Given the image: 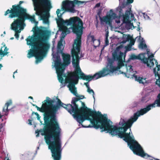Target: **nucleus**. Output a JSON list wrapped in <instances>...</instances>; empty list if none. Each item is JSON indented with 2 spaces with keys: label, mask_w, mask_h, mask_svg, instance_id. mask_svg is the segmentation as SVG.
Wrapping results in <instances>:
<instances>
[{
  "label": "nucleus",
  "mask_w": 160,
  "mask_h": 160,
  "mask_svg": "<svg viewBox=\"0 0 160 160\" xmlns=\"http://www.w3.org/2000/svg\"><path fill=\"white\" fill-rule=\"evenodd\" d=\"M134 50H136V49H134Z\"/></svg>",
  "instance_id": "obj_64"
},
{
  "label": "nucleus",
  "mask_w": 160,
  "mask_h": 160,
  "mask_svg": "<svg viewBox=\"0 0 160 160\" xmlns=\"http://www.w3.org/2000/svg\"><path fill=\"white\" fill-rule=\"evenodd\" d=\"M87 92L90 94H91L93 97V98L94 100V103L95 101V93L93 91V90L91 89L90 88H89L88 89H87Z\"/></svg>",
  "instance_id": "obj_29"
},
{
  "label": "nucleus",
  "mask_w": 160,
  "mask_h": 160,
  "mask_svg": "<svg viewBox=\"0 0 160 160\" xmlns=\"http://www.w3.org/2000/svg\"><path fill=\"white\" fill-rule=\"evenodd\" d=\"M34 34L26 39L27 44L31 46L29 50H48L50 47L47 41L49 32L38 27H34Z\"/></svg>",
  "instance_id": "obj_5"
},
{
  "label": "nucleus",
  "mask_w": 160,
  "mask_h": 160,
  "mask_svg": "<svg viewBox=\"0 0 160 160\" xmlns=\"http://www.w3.org/2000/svg\"><path fill=\"white\" fill-rule=\"evenodd\" d=\"M121 68L125 69L126 71L122 72L120 71V73L124 74L125 76L128 78H133V77L137 73V72L134 69V68L131 65L130 63L128 62H125V65L123 63V65L120 67Z\"/></svg>",
  "instance_id": "obj_14"
},
{
  "label": "nucleus",
  "mask_w": 160,
  "mask_h": 160,
  "mask_svg": "<svg viewBox=\"0 0 160 160\" xmlns=\"http://www.w3.org/2000/svg\"><path fill=\"white\" fill-rule=\"evenodd\" d=\"M21 40H22V39H23V37L22 36V37L21 38Z\"/></svg>",
  "instance_id": "obj_56"
},
{
  "label": "nucleus",
  "mask_w": 160,
  "mask_h": 160,
  "mask_svg": "<svg viewBox=\"0 0 160 160\" xmlns=\"http://www.w3.org/2000/svg\"><path fill=\"white\" fill-rule=\"evenodd\" d=\"M31 153H25L21 156V160H29Z\"/></svg>",
  "instance_id": "obj_25"
},
{
  "label": "nucleus",
  "mask_w": 160,
  "mask_h": 160,
  "mask_svg": "<svg viewBox=\"0 0 160 160\" xmlns=\"http://www.w3.org/2000/svg\"><path fill=\"white\" fill-rule=\"evenodd\" d=\"M49 120V125L45 124L48 126L46 129L37 130L35 133L37 134V137L39 136L40 133L42 135H45L46 142L48 145V148L51 150L52 156H53L62 153V142L60 138L61 129L56 118L54 121L52 122L51 119Z\"/></svg>",
  "instance_id": "obj_3"
},
{
  "label": "nucleus",
  "mask_w": 160,
  "mask_h": 160,
  "mask_svg": "<svg viewBox=\"0 0 160 160\" xmlns=\"http://www.w3.org/2000/svg\"><path fill=\"white\" fill-rule=\"evenodd\" d=\"M32 0L33 2L34 10L36 11V14L38 16H41L42 10L40 6L48 11L52 8L50 0Z\"/></svg>",
  "instance_id": "obj_11"
},
{
  "label": "nucleus",
  "mask_w": 160,
  "mask_h": 160,
  "mask_svg": "<svg viewBox=\"0 0 160 160\" xmlns=\"http://www.w3.org/2000/svg\"><path fill=\"white\" fill-rule=\"evenodd\" d=\"M39 149V147H38L37 148V150H38Z\"/></svg>",
  "instance_id": "obj_59"
},
{
  "label": "nucleus",
  "mask_w": 160,
  "mask_h": 160,
  "mask_svg": "<svg viewBox=\"0 0 160 160\" xmlns=\"http://www.w3.org/2000/svg\"><path fill=\"white\" fill-rule=\"evenodd\" d=\"M41 18L42 20L45 23H47L48 22V19L46 17L45 15H42L41 16Z\"/></svg>",
  "instance_id": "obj_30"
},
{
  "label": "nucleus",
  "mask_w": 160,
  "mask_h": 160,
  "mask_svg": "<svg viewBox=\"0 0 160 160\" xmlns=\"http://www.w3.org/2000/svg\"><path fill=\"white\" fill-rule=\"evenodd\" d=\"M14 39V38H10L12 40Z\"/></svg>",
  "instance_id": "obj_58"
},
{
  "label": "nucleus",
  "mask_w": 160,
  "mask_h": 160,
  "mask_svg": "<svg viewBox=\"0 0 160 160\" xmlns=\"http://www.w3.org/2000/svg\"><path fill=\"white\" fill-rule=\"evenodd\" d=\"M61 41H59L58 44L57 48L58 50H63V47L62 43V39L63 38H61Z\"/></svg>",
  "instance_id": "obj_26"
},
{
  "label": "nucleus",
  "mask_w": 160,
  "mask_h": 160,
  "mask_svg": "<svg viewBox=\"0 0 160 160\" xmlns=\"http://www.w3.org/2000/svg\"><path fill=\"white\" fill-rule=\"evenodd\" d=\"M37 109L38 111L41 112L45 113L44 115V120L45 123L46 125H49L50 122L49 119H51L52 122V121H54L55 120V118H56V117H55L54 119V120H52L51 116V112L43 104H42L41 108L38 107Z\"/></svg>",
  "instance_id": "obj_15"
},
{
  "label": "nucleus",
  "mask_w": 160,
  "mask_h": 160,
  "mask_svg": "<svg viewBox=\"0 0 160 160\" xmlns=\"http://www.w3.org/2000/svg\"><path fill=\"white\" fill-rule=\"evenodd\" d=\"M101 53H102V51L101 50Z\"/></svg>",
  "instance_id": "obj_61"
},
{
  "label": "nucleus",
  "mask_w": 160,
  "mask_h": 160,
  "mask_svg": "<svg viewBox=\"0 0 160 160\" xmlns=\"http://www.w3.org/2000/svg\"><path fill=\"white\" fill-rule=\"evenodd\" d=\"M147 53H141L138 55L136 56L134 54L132 55L126 62L130 63V60L138 59L141 60L144 64H147L148 67L151 68L154 65L153 61H155L156 67L158 68V71L160 70V64L158 65L157 60L153 58L154 53H152L151 51H147Z\"/></svg>",
  "instance_id": "obj_8"
},
{
  "label": "nucleus",
  "mask_w": 160,
  "mask_h": 160,
  "mask_svg": "<svg viewBox=\"0 0 160 160\" xmlns=\"http://www.w3.org/2000/svg\"><path fill=\"white\" fill-rule=\"evenodd\" d=\"M35 114L36 115V116L37 117V119L40 121V122L42 124V122L41 121L40 119V118L41 117L40 116L39 114L37 112H33L32 113V114Z\"/></svg>",
  "instance_id": "obj_34"
},
{
  "label": "nucleus",
  "mask_w": 160,
  "mask_h": 160,
  "mask_svg": "<svg viewBox=\"0 0 160 160\" xmlns=\"http://www.w3.org/2000/svg\"><path fill=\"white\" fill-rule=\"evenodd\" d=\"M24 23L18 18L15 20L11 24V28L12 30L15 31V32L19 33L21 30L24 28L23 25Z\"/></svg>",
  "instance_id": "obj_16"
},
{
  "label": "nucleus",
  "mask_w": 160,
  "mask_h": 160,
  "mask_svg": "<svg viewBox=\"0 0 160 160\" xmlns=\"http://www.w3.org/2000/svg\"><path fill=\"white\" fill-rule=\"evenodd\" d=\"M135 81L138 82L140 84H142L143 85H146L151 82L150 80H147V78L143 77L137 76L135 75L133 77Z\"/></svg>",
  "instance_id": "obj_19"
},
{
  "label": "nucleus",
  "mask_w": 160,
  "mask_h": 160,
  "mask_svg": "<svg viewBox=\"0 0 160 160\" xmlns=\"http://www.w3.org/2000/svg\"><path fill=\"white\" fill-rule=\"evenodd\" d=\"M156 107H160V101L156 105Z\"/></svg>",
  "instance_id": "obj_44"
},
{
  "label": "nucleus",
  "mask_w": 160,
  "mask_h": 160,
  "mask_svg": "<svg viewBox=\"0 0 160 160\" xmlns=\"http://www.w3.org/2000/svg\"><path fill=\"white\" fill-rule=\"evenodd\" d=\"M101 4L100 3H98L96 4L95 8L99 7L100 6Z\"/></svg>",
  "instance_id": "obj_41"
},
{
  "label": "nucleus",
  "mask_w": 160,
  "mask_h": 160,
  "mask_svg": "<svg viewBox=\"0 0 160 160\" xmlns=\"http://www.w3.org/2000/svg\"><path fill=\"white\" fill-rule=\"evenodd\" d=\"M17 70H16L15 72H13V74H15V73H17Z\"/></svg>",
  "instance_id": "obj_52"
},
{
  "label": "nucleus",
  "mask_w": 160,
  "mask_h": 160,
  "mask_svg": "<svg viewBox=\"0 0 160 160\" xmlns=\"http://www.w3.org/2000/svg\"><path fill=\"white\" fill-rule=\"evenodd\" d=\"M37 153V151H36V153Z\"/></svg>",
  "instance_id": "obj_63"
},
{
  "label": "nucleus",
  "mask_w": 160,
  "mask_h": 160,
  "mask_svg": "<svg viewBox=\"0 0 160 160\" xmlns=\"http://www.w3.org/2000/svg\"><path fill=\"white\" fill-rule=\"evenodd\" d=\"M32 105L33 106H35H35L36 105L34 104H32Z\"/></svg>",
  "instance_id": "obj_53"
},
{
  "label": "nucleus",
  "mask_w": 160,
  "mask_h": 160,
  "mask_svg": "<svg viewBox=\"0 0 160 160\" xmlns=\"http://www.w3.org/2000/svg\"><path fill=\"white\" fill-rule=\"evenodd\" d=\"M108 33H107L106 35V38H108Z\"/></svg>",
  "instance_id": "obj_50"
},
{
  "label": "nucleus",
  "mask_w": 160,
  "mask_h": 160,
  "mask_svg": "<svg viewBox=\"0 0 160 160\" xmlns=\"http://www.w3.org/2000/svg\"><path fill=\"white\" fill-rule=\"evenodd\" d=\"M52 59L54 62V65H52V68L55 67L59 81L61 83V87L65 86L63 83L64 78L67 77L64 73L65 65L68 66L71 63V56L68 53L62 52L63 51H52Z\"/></svg>",
  "instance_id": "obj_6"
},
{
  "label": "nucleus",
  "mask_w": 160,
  "mask_h": 160,
  "mask_svg": "<svg viewBox=\"0 0 160 160\" xmlns=\"http://www.w3.org/2000/svg\"><path fill=\"white\" fill-rule=\"evenodd\" d=\"M131 17L132 18H134V15L133 13H131L130 12Z\"/></svg>",
  "instance_id": "obj_46"
},
{
  "label": "nucleus",
  "mask_w": 160,
  "mask_h": 160,
  "mask_svg": "<svg viewBox=\"0 0 160 160\" xmlns=\"http://www.w3.org/2000/svg\"><path fill=\"white\" fill-rule=\"evenodd\" d=\"M132 38L130 40V46H129L128 47H126L125 50H131V46L133 45L134 44L135 41L134 39H132Z\"/></svg>",
  "instance_id": "obj_28"
},
{
  "label": "nucleus",
  "mask_w": 160,
  "mask_h": 160,
  "mask_svg": "<svg viewBox=\"0 0 160 160\" xmlns=\"http://www.w3.org/2000/svg\"><path fill=\"white\" fill-rule=\"evenodd\" d=\"M28 124L30 125H32V120L30 119L28 120Z\"/></svg>",
  "instance_id": "obj_43"
},
{
  "label": "nucleus",
  "mask_w": 160,
  "mask_h": 160,
  "mask_svg": "<svg viewBox=\"0 0 160 160\" xmlns=\"http://www.w3.org/2000/svg\"><path fill=\"white\" fill-rule=\"evenodd\" d=\"M140 30V26L139 25H138V31H139Z\"/></svg>",
  "instance_id": "obj_48"
},
{
  "label": "nucleus",
  "mask_w": 160,
  "mask_h": 160,
  "mask_svg": "<svg viewBox=\"0 0 160 160\" xmlns=\"http://www.w3.org/2000/svg\"><path fill=\"white\" fill-rule=\"evenodd\" d=\"M14 36H15L16 38L18 40V38H19V34L17 32H15Z\"/></svg>",
  "instance_id": "obj_38"
},
{
  "label": "nucleus",
  "mask_w": 160,
  "mask_h": 160,
  "mask_svg": "<svg viewBox=\"0 0 160 160\" xmlns=\"http://www.w3.org/2000/svg\"><path fill=\"white\" fill-rule=\"evenodd\" d=\"M17 18H19L23 23H24L25 21L27 19H29L32 22H36L34 16H30L27 13V11Z\"/></svg>",
  "instance_id": "obj_18"
},
{
  "label": "nucleus",
  "mask_w": 160,
  "mask_h": 160,
  "mask_svg": "<svg viewBox=\"0 0 160 160\" xmlns=\"http://www.w3.org/2000/svg\"><path fill=\"white\" fill-rule=\"evenodd\" d=\"M123 47V45H120L116 48L115 50H120V49H122Z\"/></svg>",
  "instance_id": "obj_35"
},
{
  "label": "nucleus",
  "mask_w": 160,
  "mask_h": 160,
  "mask_svg": "<svg viewBox=\"0 0 160 160\" xmlns=\"http://www.w3.org/2000/svg\"><path fill=\"white\" fill-rule=\"evenodd\" d=\"M104 47H103L102 49H101V50H103L104 49Z\"/></svg>",
  "instance_id": "obj_55"
},
{
  "label": "nucleus",
  "mask_w": 160,
  "mask_h": 160,
  "mask_svg": "<svg viewBox=\"0 0 160 160\" xmlns=\"http://www.w3.org/2000/svg\"><path fill=\"white\" fill-rule=\"evenodd\" d=\"M80 103L82 107L80 109L78 108L79 111L77 113L70 114L82 127L100 128L101 129V132L106 131V132H109L112 135H118L127 142L128 146L134 154L146 158V153L134 139L128 120H126L121 118L119 123L120 127H118L112 125V122L108 119L107 114L102 115L98 111L93 115L92 111L85 109L87 107H85L84 102L81 101L79 104Z\"/></svg>",
  "instance_id": "obj_1"
},
{
  "label": "nucleus",
  "mask_w": 160,
  "mask_h": 160,
  "mask_svg": "<svg viewBox=\"0 0 160 160\" xmlns=\"http://www.w3.org/2000/svg\"><path fill=\"white\" fill-rule=\"evenodd\" d=\"M83 3L84 2L78 0H74V1L66 0L62 2V8L65 12L75 13L76 12L74 9L75 5H79Z\"/></svg>",
  "instance_id": "obj_13"
},
{
  "label": "nucleus",
  "mask_w": 160,
  "mask_h": 160,
  "mask_svg": "<svg viewBox=\"0 0 160 160\" xmlns=\"http://www.w3.org/2000/svg\"><path fill=\"white\" fill-rule=\"evenodd\" d=\"M35 107L37 108H38V106H37V105H36V106H35Z\"/></svg>",
  "instance_id": "obj_57"
},
{
  "label": "nucleus",
  "mask_w": 160,
  "mask_h": 160,
  "mask_svg": "<svg viewBox=\"0 0 160 160\" xmlns=\"http://www.w3.org/2000/svg\"><path fill=\"white\" fill-rule=\"evenodd\" d=\"M132 38V37L130 35H127L126 34H123L122 38V41L121 42V43L124 44Z\"/></svg>",
  "instance_id": "obj_22"
},
{
  "label": "nucleus",
  "mask_w": 160,
  "mask_h": 160,
  "mask_svg": "<svg viewBox=\"0 0 160 160\" xmlns=\"http://www.w3.org/2000/svg\"><path fill=\"white\" fill-rule=\"evenodd\" d=\"M44 103L42 104L51 112V116L53 120L54 119L55 117H56V114L60 109V107H62L66 109V104L61 102L59 99H58V103L56 105L52 104V100L48 97H46V99L44 100Z\"/></svg>",
  "instance_id": "obj_9"
},
{
  "label": "nucleus",
  "mask_w": 160,
  "mask_h": 160,
  "mask_svg": "<svg viewBox=\"0 0 160 160\" xmlns=\"http://www.w3.org/2000/svg\"><path fill=\"white\" fill-rule=\"evenodd\" d=\"M87 40H90V41L93 42V45L94 47L96 48L99 46L100 44V41L99 39H95L93 35H91L90 34L87 37Z\"/></svg>",
  "instance_id": "obj_21"
},
{
  "label": "nucleus",
  "mask_w": 160,
  "mask_h": 160,
  "mask_svg": "<svg viewBox=\"0 0 160 160\" xmlns=\"http://www.w3.org/2000/svg\"><path fill=\"white\" fill-rule=\"evenodd\" d=\"M23 2V1H20L18 4L12 5V8L10 10L8 9L5 12L4 15L6 16L8 15V17L10 18L18 17L27 11L26 9L22 7L21 5Z\"/></svg>",
  "instance_id": "obj_10"
},
{
  "label": "nucleus",
  "mask_w": 160,
  "mask_h": 160,
  "mask_svg": "<svg viewBox=\"0 0 160 160\" xmlns=\"http://www.w3.org/2000/svg\"><path fill=\"white\" fill-rule=\"evenodd\" d=\"M3 66L1 64H0V70L1 69V68Z\"/></svg>",
  "instance_id": "obj_49"
},
{
  "label": "nucleus",
  "mask_w": 160,
  "mask_h": 160,
  "mask_svg": "<svg viewBox=\"0 0 160 160\" xmlns=\"http://www.w3.org/2000/svg\"><path fill=\"white\" fill-rule=\"evenodd\" d=\"M105 44L106 45H108L109 44V41L108 38H105Z\"/></svg>",
  "instance_id": "obj_39"
},
{
  "label": "nucleus",
  "mask_w": 160,
  "mask_h": 160,
  "mask_svg": "<svg viewBox=\"0 0 160 160\" xmlns=\"http://www.w3.org/2000/svg\"><path fill=\"white\" fill-rule=\"evenodd\" d=\"M48 51H29L27 57L30 58L33 57H35V63L38 64L40 63L46 57Z\"/></svg>",
  "instance_id": "obj_12"
},
{
  "label": "nucleus",
  "mask_w": 160,
  "mask_h": 160,
  "mask_svg": "<svg viewBox=\"0 0 160 160\" xmlns=\"http://www.w3.org/2000/svg\"><path fill=\"white\" fill-rule=\"evenodd\" d=\"M82 51H71L72 57V63L74 68L73 74L66 79V82L68 83V87L71 92L77 97L72 98L71 104H66V109L70 113H78L79 111L78 109L79 103L81 102L80 100L85 98L83 95H78L77 93V88L75 85L77 84L79 79L91 81L92 79H97L104 77L106 75L105 72L100 71L95 73L93 76L86 75L82 71L79 65V59L84 57V54Z\"/></svg>",
  "instance_id": "obj_2"
},
{
  "label": "nucleus",
  "mask_w": 160,
  "mask_h": 160,
  "mask_svg": "<svg viewBox=\"0 0 160 160\" xmlns=\"http://www.w3.org/2000/svg\"><path fill=\"white\" fill-rule=\"evenodd\" d=\"M4 160H10V159H9V158L6 157L4 158Z\"/></svg>",
  "instance_id": "obj_47"
},
{
  "label": "nucleus",
  "mask_w": 160,
  "mask_h": 160,
  "mask_svg": "<svg viewBox=\"0 0 160 160\" xmlns=\"http://www.w3.org/2000/svg\"><path fill=\"white\" fill-rule=\"evenodd\" d=\"M58 23L59 30L62 31L61 38H64L67 34L70 32L67 27L64 24L67 26L72 25V32L76 35L77 38L74 40L72 48L71 50H80L83 29V23L81 19L78 17L71 18L69 19L66 20L60 18Z\"/></svg>",
  "instance_id": "obj_4"
},
{
  "label": "nucleus",
  "mask_w": 160,
  "mask_h": 160,
  "mask_svg": "<svg viewBox=\"0 0 160 160\" xmlns=\"http://www.w3.org/2000/svg\"><path fill=\"white\" fill-rule=\"evenodd\" d=\"M60 12V10L59 9H58L56 11V13L57 14V16L59 18L58 21L57 22V24L58 25V22L59 21V19L60 18L62 19V18H61V17L62 16V14H61L59 15V13Z\"/></svg>",
  "instance_id": "obj_32"
},
{
  "label": "nucleus",
  "mask_w": 160,
  "mask_h": 160,
  "mask_svg": "<svg viewBox=\"0 0 160 160\" xmlns=\"http://www.w3.org/2000/svg\"><path fill=\"white\" fill-rule=\"evenodd\" d=\"M101 10L99 11L98 12V15L99 16V17H100V15L101 14Z\"/></svg>",
  "instance_id": "obj_45"
},
{
  "label": "nucleus",
  "mask_w": 160,
  "mask_h": 160,
  "mask_svg": "<svg viewBox=\"0 0 160 160\" xmlns=\"http://www.w3.org/2000/svg\"><path fill=\"white\" fill-rule=\"evenodd\" d=\"M12 103V101L11 100H9L5 104L4 107L3 109V112L6 113L8 111V107L9 105L11 104Z\"/></svg>",
  "instance_id": "obj_23"
},
{
  "label": "nucleus",
  "mask_w": 160,
  "mask_h": 160,
  "mask_svg": "<svg viewBox=\"0 0 160 160\" xmlns=\"http://www.w3.org/2000/svg\"><path fill=\"white\" fill-rule=\"evenodd\" d=\"M14 74H13V78H15V76L14 75Z\"/></svg>",
  "instance_id": "obj_54"
},
{
  "label": "nucleus",
  "mask_w": 160,
  "mask_h": 160,
  "mask_svg": "<svg viewBox=\"0 0 160 160\" xmlns=\"http://www.w3.org/2000/svg\"><path fill=\"white\" fill-rule=\"evenodd\" d=\"M134 0H127V2L128 3H132L133 2Z\"/></svg>",
  "instance_id": "obj_40"
},
{
  "label": "nucleus",
  "mask_w": 160,
  "mask_h": 160,
  "mask_svg": "<svg viewBox=\"0 0 160 160\" xmlns=\"http://www.w3.org/2000/svg\"><path fill=\"white\" fill-rule=\"evenodd\" d=\"M28 98H30L31 99H33V98L32 97H31V96H29L28 97Z\"/></svg>",
  "instance_id": "obj_51"
},
{
  "label": "nucleus",
  "mask_w": 160,
  "mask_h": 160,
  "mask_svg": "<svg viewBox=\"0 0 160 160\" xmlns=\"http://www.w3.org/2000/svg\"><path fill=\"white\" fill-rule=\"evenodd\" d=\"M128 51H125V53H123L121 52V51H114L112 53L113 59L108 58L106 67L103 68L98 72L100 71L105 72L106 75L104 76L105 77L120 69V67L123 64L122 57H123L124 61L126 53Z\"/></svg>",
  "instance_id": "obj_7"
},
{
  "label": "nucleus",
  "mask_w": 160,
  "mask_h": 160,
  "mask_svg": "<svg viewBox=\"0 0 160 160\" xmlns=\"http://www.w3.org/2000/svg\"><path fill=\"white\" fill-rule=\"evenodd\" d=\"M89 81H88V82L84 83V84L85 85L86 87H87L88 89L89 88H90V87H89Z\"/></svg>",
  "instance_id": "obj_37"
},
{
  "label": "nucleus",
  "mask_w": 160,
  "mask_h": 160,
  "mask_svg": "<svg viewBox=\"0 0 160 160\" xmlns=\"http://www.w3.org/2000/svg\"><path fill=\"white\" fill-rule=\"evenodd\" d=\"M130 10H127L125 12V14L123 16V23L127 24L132 25L133 23L131 22V21L129 19V16L130 14Z\"/></svg>",
  "instance_id": "obj_20"
},
{
  "label": "nucleus",
  "mask_w": 160,
  "mask_h": 160,
  "mask_svg": "<svg viewBox=\"0 0 160 160\" xmlns=\"http://www.w3.org/2000/svg\"><path fill=\"white\" fill-rule=\"evenodd\" d=\"M110 12H112L111 14H109L107 15L106 16L103 17L102 18L101 17H100V19L101 22H105L106 24H108L109 25H111L112 24L111 18H112L113 19H115L117 18L116 14L113 12V11L112 9H111L110 10Z\"/></svg>",
  "instance_id": "obj_17"
},
{
  "label": "nucleus",
  "mask_w": 160,
  "mask_h": 160,
  "mask_svg": "<svg viewBox=\"0 0 160 160\" xmlns=\"http://www.w3.org/2000/svg\"><path fill=\"white\" fill-rule=\"evenodd\" d=\"M139 48L143 50H149L146 44L143 41L141 42L139 45Z\"/></svg>",
  "instance_id": "obj_24"
},
{
  "label": "nucleus",
  "mask_w": 160,
  "mask_h": 160,
  "mask_svg": "<svg viewBox=\"0 0 160 160\" xmlns=\"http://www.w3.org/2000/svg\"><path fill=\"white\" fill-rule=\"evenodd\" d=\"M2 45V46L1 47L0 50H8V48H7L4 43H3Z\"/></svg>",
  "instance_id": "obj_33"
},
{
  "label": "nucleus",
  "mask_w": 160,
  "mask_h": 160,
  "mask_svg": "<svg viewBox=\"0 0 160 160\" xmlns=\"http://www.w3.org/2000/svg\"><path fill=\"white\" fill-rule=\"evenodd\" d=\"M7 115V114H6V113L5 114V115Z\"/></svg>",
  "instance_id": "obj_62"
},
{
  "label": "nucleus",
  "mask_w": 160,
  "mask_h": 160,
  "mask_svg": "<svg viewBox=\"0 0 160 160\" xmlns=\"http://www.w3.org/2000/svg\"><path fill=\"white\" fill-rule=\"evenodd\" d=\"M4 34H6V32L5 31H4L3 32Z\"/></svg>",
  "instance_id": "obj_60"
},
{
  "label": "nucleus",
  "mask_w": 160,
  "mask_h": 160,
  "mask_svg": "<svg viewBox=\"0 0 160 160\" xmlns=\"http://www.w3.org/2000/svg\"><path fill=\"white\" fill-rule=\"evenodd\" d=\"M119 15L120 17L123 16L124 15L122 9H121L119 11Z\"/></svg>",
  "instance_id": "obj_36"
},
{
  "label": "nucleus",
  "mask_w": 160,
  "mask_h": 160,
  "mask_svg": "<svg viewBox=\"0 0 160 160\" xmlns=\"http://www.w3.org/2000/svg\"><path fill=\"white\" fill-rule=\"evenodd\" d=\"M153 158L152 157H150V159L151 160H160L158 159H157V158H153V159H152Z\"/></svg>",
  "instance_id": "obj_42"
},
{
  "label": "nucleus",
  "mask_w": 160,
  "mask_h": 160,
  "mask_svg": "<svg viewBox=\"0 0 160 160\" xmlns=\"http://www.w3.org/2000/svg\"><path fill=\"white\" fill-rule=\"evenodd\" d=\"M7 51H0V61L2 59V58L7 55L9 52Z\"/></svg>",
  "instance_id": "obj_27"
},
{
  "label": "nucleus",
  "mask_w": 160,
  "mask_h": 160,
  "mask_svg": "<svg viewBox=\"0 0 160 160\" xmlns=\"http://www.w3.org/2000/svg\"><path fill=\"white\" fill-rule=\"evenodd\" d=\"M54 160H60L61 158V154L52 156Z\"/></svg>",
  "instance_id": "obj_31"
}]
</instances>
